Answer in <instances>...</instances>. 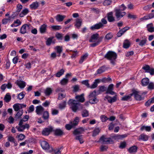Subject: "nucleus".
I'll use <instances>...</instances> for the list:
<instances>
[{"mask_svg": "<svg viewBox=\"0 0 154 154\" xmlns=\"http://www.w3.org/2000/svg\"><path fill=\"white\" fill-rule=\"evenodd\" d=\"M96 91L94 90L88 96V97H92L93 98L96 97Z\"/></svg>", "mask_w": 154, "mask_h": 154, "instance_id": "obj_60", "label": "nucleus"}, {"mask_svg": "<svg viewBox=\"0 0 154 154\" xmlns=\"http://www.w3.org/2000/svg\"><path fill=\"white\" fill-rule=\"evenodd\" d=\"M113 35L111 33H109L106 35L105 38L107 40H109L112 37Z\"/></svg>", "mask_w": 154, "mask_h": 154, "instance_id": "obj_62", "label": "nucleus"}, {"mask_svg": "<svg viewBox=\"0 0 154 154\" xmlns=\"http://www.w3.org/2000/svg\"><path fill=\"white\" fill-rule=\"evenodd\" d=\"M88 98L89 103L92 104L96 103L99 101L98 99H97L96 97L93 98L90 97Z\"/></svg>", "mask_w": 154, "mask_h": 154, "instance_id": "obj_22", "label": "nucleus"}, {"mask_svg": "<svg viewBox=\"0 0 154 154\" xmlns=\"http://www.w3.org/2000/svg\"><path fill=\"white\" fill-rule=\"evenodd\" d=\"M66 105V101H63L62 103H60L59 104V108L61 109H63L65 107Z\"/></svg>", "mask_w": 154, "mask_h": 154, "instance_id": "obj_49", "label": "nucleus"}, {"mask_svg": "<svg viewBox=\"0 0 154 154\" xmlns=\"http://www.w3.org/2000/svg\"><path fill=\"white\" fill-rule=\"evenodd\" d=\"M82 137V135H81L78 136H76L75 137V139L76 140H79L81 144H82L84 142V141L83 140Z\"/></svg>", "mask_w": 154, "mask_h": 154, "instance_id": "obj_46", "label": "nucleus"}, {"mask_svg": "<svg viewBox=\"0 0 154 154\" xmlns=\"http://www.w3.org/2000/svg\"><path fill=\"white\" fill-rule=\"evenodd\" d=\"M107 88L104 86H102L99 87V91L100 92H103L106 91Z\"/></svg>", "mask_w": 154, "mask_h": 154, "instance_id": "obj_58", "label": "nucleus"}, {"mask_svg": "<svg viewBox=\"0 0 154 154\" xmlns=\"http://www.w3.org/2000/svg\"><path fill=\"white\" fill-rule=\"evenodd\" d=\"M130 45V44L128 40H125L123 43V47L125 48H127L129 47Z\"/></svg>", "mask_w": 154, "mask_h": 154, "instance_id": "obj_41", "label": "nucleus"}, {"mask_svg": "<svg viewBox=\"0 0 154 154\" xmlns=\"http://www.w3.org/2000/svg\"><path fill=\"white\" fill-rule=\"evenodd\" d=\"M29 116L27 115H26L20 121V124L21 125L22 123H23V122H25L27 121L29 119Z\"/></svg>", "mask_w": 154, "mask_h": 154, "instance_id": "obj_40", "label": "nucleus"}, {"mask_svg": "<svg viewBox=\"0 0 154 154\" xmlns=\"http://www.w3.org/2000/svg\"><path fill=\"white\" fill-rule=\"evenodd\" d=\"M54 38V37L53 36L48 38L46 42V45L48 46H50L51 43L54 44L55 42L52 41Z\"/></svg>", "mask_w": 154, "mask_h": 154, "instance_id": "obj_28", "label": "nucleus"}, {"mask_svg": "<svg viewBox=\"0 0 154 154\" xmlns=\"http://www.w3.org/2000/svg\"><path fill=\"white\" fill-rule=\"evenodd\" d=\"M117 54L112 51H108L105 55L104 58L110 61V62L112 64H115V61L117 58Z\"/></svg>", "mask_w": 154, "mask_h": 154, "instance_id": "obj_3", "label": "nucleus"}, {"mask_svg": "<svg viewBox=\"0 0 154 154\" xmlns=\"http://www.w3.org/2000/svg\"><path fill=\"white\" fill-rule=\"evenodd\" d=\"M127 135L126 134L123 135H116L112 137L115 140L121 139L126 137Z\"/></svg>", "mask_w": 154, "mask_h": 154, "instance_id": "obj_21", "label": "nucleus"}, {"mask_svg": "<svg viewBox=\"0 0 154 154\" xmlns=\"http://www.w3.org/2000/svg\"><path fill=\"white\" fill-rule=\"evenodd\" d=\"M150 68L149 66L148 65H146L142 67V69L145 70V72H148Z\"/></svg>", "mask_w": 154, "mask_h": 154, "instance_id": "obj_64", "label": "nucleus"}, {"mask_svg": "<svg viewBox=\"0 0 154 154\" xmlns=\"http://www.w3.org/2000/svg\"><path fill=\"white\" fill-rule=\"evenodd\" d=\"M29 12V10L27 9L23 10L22 12L20 14V16L21 17H24V15L27 14Z\"/></svg>", "mask_w": 154, "mask_h": 154, "instance_id": "obj_39", "label": "nucleus"}, {"mask_svg": "<svg viewBox=\"0 0 154 154\" xmlns=\"http://www.w3.org/2000/svg\"><path fill=\"white\" fill-rule=\"evenodd\" d=\"M115 15L118 20L120 19L123 17L126 14L125 12H122L120 10V9H115Z\"/></svg>", "mask_w": 154, "mask_h": 154, "instance_id": "obj_4", "label": "nucleus"}, {"mask_svg": "<svg viewBox=\"0 0 154 154\" xmlns=\"http://www.w3.org/2000/svg\"><path fill=\"white\" fill-rule=\"evenodd\" d=\"M85 130L82 127L77 128L75 129L73 132V133L75 135H77L82 133Z\"/></svg>", "mask_w": 154, "mask_h": 154, "instance_id": "obj_15", "label": "nucleus"}, {"mask_svg": "<svg viewBox=\"0 0 154 154\" xmlns=\"http://www.w3.org/2000/svg\"><path fill=\"white\" fill-rule=\"evenodd\" d=\"M11 18L10 16H8V18H4L2 20V24H7L9 21L10 20Z\"/></svg>", "mask_w": 154, "mask_h": 154, "instance_id": "obj_48", "label": "nucleus"}, {"mask_svg": "<svg viewBox=\"0 0 154 154\" xmlns=\"http://www.w3.org/2000/svg\"><path fill=\"white\" fill-rule=\"evenodd\" d=\"M68 79L66 78L63 79L60 82L61 85H66L68 82Z\"/></svg>", "mask_w": 154, "mask_h": 154, "instance_id": "obj_56", "label": "nucleus"}, {"mask_svg": "<svg viewBox=\"0 0 154 154\" xmlns=\"http://www.w3.org/2000/svg\"><path fill=\"white\" fill-rule=\"evenodd\" d=\"M146 27L148 31L149 32H154V27L152 23H151L147 25Z\"/></svg>", "mask_w": 154, "mask_h": 154, "instance_id": "obj_24", "label": "nucleus"}, {"mask_svg": "<svg viewBox=\"0 0 154 154\" xmlns=\"http://www.w3.org/2000/svg\"><path fill=\"white\" fill-rule=\"evenodd\" d=\"M105 70L104 68L103 67H101L97 70V74H100L104 72Z\"/></svg>", "mask_w": 154, "mask_h": 154, "instance_id": "obj_55", "label": "nucleus"}, {"mask_svg": "<svg viewBox=\"0 0 154 154\" xmlns=\"http://www.w3.org/2000/svg\"><path fill=\"white\" fill-rule=\"evenodd\" d=\"M100 118L101 121L103 122H105L107 120L109 119L107 117L104 115H101L100 117Z\"/></svg>", "mask_w": 154, "mask_h": 154, "instance_id": "obj_57", "label": "nucleus"}, {"mask_svg": "<svg viewBox=\"0 0 154 154\" xmlns=\"http://www.w3.org/2000/svg\"><path fill=\"white\" fill-rule=\"evenodd\" d=\"M137 147V146H134L130 147L128 149L129 152L130 153H134L136 152Z\"/></svg>", "mask_w": 154, "mask_h": 154, "instance_id": "obj_29", "label": "nucleus"}, {"mask_svg": "<svg viewBox=\"0 0 154 154\" xmlns=\"http://www.w3.org/2000/svg\"><path fill=\"white\" fill-rule=\"evenodd\" d=\"M82 84L85 85L87 86L88 88H89V87H90V85L88 83V80L83 81L82 82Z\"/></svg>", "mask_w": 154, "mask_h": 154, "instance_id": "obj_59", "label": "nucleus"}, {"mask_svg": "<svg viewBox=\"0 0 154 154\" xmlns=\"http://www.w3.org/2000/svg\"><path fill=\"white\" fill-rule=\"evenodd\" d=\"M51 27L52 29L54 30H59L61 29V26L58 25L52 26Z\"/></svg>", "mask_w": 154, "mask_h": 154, "instance_id": "obj_53", "label": "nucleus"}, {"mask_svg": "<svg viewBox=\"0 0 154 154\" xmlns=\"http://www.w3.org/2000/svg\"><path fill=\"white\" fill-rule=\"evenodd\" d=\"M54 134L57 136H61L64 134V132L63 131L60 129H56L55 130L53 129Z\"/></svg>", "mask_w": 154, "mask_h": 154, "instance_id": "obj_17", "label": "nucleus"}, {"mask_svg": "<svg viewBox=\"0 0 154 154\" xmlns=\"http://www.w3.org/2000/svg\"><path fill=\"white\" fill-rule=\"evenodd\" d=\"M25 94L23 92L20 93L17 96V98L20 100L22 99L24 97Z\"/></svg>", "mask_w": 154, "mask_h": 154, "instance_id": "obj_52", "label": "nucleus"}, {"mask_svg": "<svg viewBox=\"0 0 154 154\" xmlns=\"http://www.w3.org/2000/svg\"><path fill=\"white\" fill-rule=\"evenodd\" d=\"M84 94H82L80 95H77L75 97L76 100L70 99L68 103L70 106L72 110L74 112H76L78 109L81 110L83 109V105L80 103H83L85 101Z\"/></svg>", "mask_w": 154, "mask_h": 154, "instance_id": "obj_1", "label": "nucleus"}, {"mask_svg": "<svg viewBox=\"0 0 154 154\" xmlns=\"http://www.w3.org/2000/svg\"><path fill=\"white\" fill-rule=\"evenodd\" d=\"M47 28V25L45 24L42 25L39 29L40 32L41 33H44L45 32Z\"/></svg>", "mask_w": 154, "mask_h": 154, "instance_id": "obj_25", "label": "nucleus"}, {"mask_svg": "<svg viewBox=\"0 0 154 154\" xmlns=\"http://www.w3.org/2000/svg\"><path fill=\"white\" fill-rule=\"evenodd\" d=\"M40 144L42 148L45 150H49V152L52 151L53 149L51 147H50L48 143L46 141H41Z\"/></svg>", "mask_w": 154, "mask_h": 154, "instance_id": "obj_6", "label": "nucleus"}, {"mask_svg": "<svg viewBox=\"0 0 154 154\" xmlns=\"http://www.w3.org/2000/svg\"><path fill=\"white\" fill-rule=\"evenodd\" d=\"M103 26V25L101 22L97 23L91 26L90 29L92 30L99 29Z\"/></svg>", "mask_w": 154, "mask_h": 154, "instance_id": "obj_14", "label": "nucleus"}, {"mask_svg": "<svg viewBox=\"0 0 154 154\" xmlns=\"http://www.w3.org/2000/svg\"><path fill=\"white\" fill-rule=\"evenodd\" d=\"M64 72V70L63 69H61L56 74V76L58 77H60L63 74Z\"/></svg>", "mask_w": 154, "mask_h": 154, "instance_id": "obj_44", "label": "nucleus"}, {"mask_svg": "<svg viewBox=\"0 0 154 154\" xmlns=\"http://www.w3.org/2000/svg\"><path fill=\"white\" fill-rule=\"evenodd\" d=\"M107 20L109 22H113L115 21V17L113 16V13L111 11L107 14Z\"/></svg>", "mask_w": 154, "mask_h": 154, "instance_id": "obj_12", "label": "nucleus"}, {"mask_svg": "<svg viewBox=\"0 0 154 154\" xmlns=\"http://www.w3.org/2000/svg\"><path fill=\"white\" fill-rule=\"evenodd\" d=\"M99 142L102 143L108 144L112 142V140L110 138H106L104 136H102L100 138Z\"/></svg>", "mask_w": 154, "mask_h": 154, "instance_id": "obj_7", "label": "nucleus"}, {"mask_svg": "<svg viewBox=\"0 0 154 154\" xmlns=\"http://www.w3.org/2000/svg\"><path fill=\"white\" fill-rule=\"evenodd\" d=\"M103 36L99 37V35L97 33H96L92 35L89 40L90 42H94L90 44V46L94 47L98 45L102 41Z\"/></svg>", "mask_w": 154, "mask_h": 154, "instance_id": "obj_2", "label": "nucleus"}, {"mask_svg": "<svg viewBox=\"0 0 154 154\" xmlns=\"http://www.w3.org/2000/svg\"><path fill=\"white\" fill-rule=\"evenodd\" d=\"M105 98L106 99L109 103H112L115 102L116 101L117 96V95H115L113 97H112L107 95L105 97Z\"/></svg>", "mask_w": 154, "mask_h": 154, "instance_id": "obj_11", "label": "nucleus"}, {"mask_svg": "<svg viewBox=\"0 0 154 154\" xmlns=\"http://www.w3.org/2000/svg\"><path fill=\"white\" fill-rule=\"evenodd\" d=\"M149 137L148 136L143 133L140 135L139 137L138 140L146 141L148 140Z\"/></svg>", "mask_w": 154, "mask_h": 154, "instance_id": "obj_18", "label": "nucleus"}, {"mask_svg": "<svg viewBox=\"0 0 154 154\" xmlns=\"http://www.w3.org/2000/svg\"><path fill=\"white\" fill-rule=\"evenodd\" d=\"M112 1L109 0H105L103 3V4L105 6H108L110 5L112 3Z\"/></svg>", "mask_w": 154, "mask_h": 154, "instance_id": "obj_51", "label": "nucleus"}, {"mask_svg": "<svg viewBox=\"0 0 154 154\" xmlns=\"http://www.w3.org/2000/svg\"><path fill=\"white\" fill-rule=\"evenodd\" d=\"M99 83V80L98 79H96L91 86H90V85L89 88L93 89L96 88L97 86V83Z\"/></svg>", "mask_w": 154, "mask_h": 154, "instance_id": "obj_37", "label": "nucleus"}, {"mask_svg": "<svg viewBox=\"0 0 154 154\" xmlns=\"http://www.w3.org/2000/svg\"><path fill=\"white\" fill-rule=\"evenodd\" d=\"M23 123H22L21 125L19 123V126H16V128L17 129L18 131L22 132L26 128L28 129L29 127V125L28 124H26L25 125H23Z\"/></svg>", "mask_w": 154, "mask_h": 154, "instance_id": "obj_8", "label": "nucleus"}, {"mask_svg": "<svg viewBox=\"0 0 154 154\" xmlns=\"http://www.w3.org/2000/svg\"><path fill=\"white\" fill-rule=\"evenodd\" d=\"M63 34L58 32H57L55 34L56 37L58 40H62L63 38Z\"/></svg>", "mask_w": 154, "mask_h": 154, "instance_id": "obj_38", "label": "nucleus"}, {"mask_svg": "<svg viewBox=\"0 0 154 154\" xmlns=\"http://www.w3.org/2000/svg\"><path fill=\"white\" fill-rule=\"evenodd\" d=\"M17 85L21 88H23L26 85L25 82L21 80L17 81Z\"/></svg>", "mask_w": 154, "mask_h": 154, "instance_id": "obj_26", "label": "nucleus"}, {"mask_svg": "<svg viewBox=\"0 0 154 154\" xmlns=\"http://www.w3.org/2000/svg\"><path fill=\"white\" fill-rule=\"evenodd\" d=\"M151 128L150 126H145V125H143L141 127L140 130L141 131H143L145 130L146 131H150L151 130Z\"/></svg>", "mask_w": 154, "mask_h": 154, "instance_id": "obj_31", "label": "nucleus"}, {"mask_svg": "<svg viewBox=\"0 0 154 154\" xmlns=\"http://www.w3.org/2000/svg\"><path fill=\"white\" fill-rule=\"evenodd\" d=\"M88 56V54H85L83 55L81 57L79 61V63L80 64L82 63L86 59Z\"/></svg>", "mask_w": 154, "mask_h": 154, "instance_id": "obj_36", "label": "nucleus"}, {"mask_svg": "<svg viewBox=\"0 0 154 154\" xmlns=\"http://www.w3.org/2000/svg\"><path fill=\"white\" fill-rule=\"evenodd\" d=\"M139 94V92L135 91H133L132 94L134 95V98L136 100H141L143 99V98L141 97Z\"/></svg>", "mask_w": 154, "mask_h": 154, "instance_id": "obj_13", "label": "nucleus"}, {"mask_svg": "<svg viewBox=\"0 0 154 154\" xmlns=\"http://www.w3.org/2000/svg\"><path fill=\"white\" fill-rule=\"evenodd\" d=\"M113 86L114 85L113 84L109 85L108 88H107L106 94H109L112 95L115 94L116 93L113 91Z\"/></svg>", "mask_w": 154, "mask_h": 154, "instance_id": "obj_10", "label": "nucleus"}, {"mask_svg": "<svg viewBox=\"0 0 154 154\" xmlns=\"http://www.w3.org/2000/svg\"><path fill=\"white\" fill-rule=\"evenodd\" d=\"M79 121V118L78 117H76L73 121L70 122V124H72L74 127L78 124Z\"/></svg>", "mask_w": 154, "mask_h": 154, "instance_id": "obj_20", "label": "nucleus"}, {"mask_svg": "<svg viewBox=\"0 0 154 154\" xmlns=\"http://www.w3.org/2000/svg\"><path fill=\"white\" fill-rule=\"evenodd\" d=\"M52 90L51 88H47L45 92V94L47 96L49 95L52 93Z\"/></svg>", "mask_w": 154, "mask_h": 154, "instance_id": "obj_45", "label": "nucleus"}, {"mask_svg": "<svg viewBox=\"0 0 154 154\" xmlns=\"http://www.w3.org/2000/svg\"><path fill=\"white\" fill-rule=\"evenodd\" d=\"M82 115V117H87L89 116V113L88 111L86 109L82 110L81 112Z\"/></svg>", "mask_w": 154, "mask_h": 154, "instance_id": "obj_33", "label": "nucleus"}, {"mask_svg": "<svg viewBox=\"0 0 154 154\" xmlns=\"http://www.w3.org/2000/svg\"><path fill=\"white\" fill-rule=\"evenodd\" d=\"M23 110L21 109L18 111L17 113L15 115L14 118L16 119H19L21 118V116L23 114Z\"/></svg>", "mask_w": 154, "mask_h": 154, "instance_id": "obj_30", "label": "nucleus"}, {"mask_svg": "<svg viewBox=\"0 0 154 154\" xmlns=\"http://www.w3.org/2000/svg\"><path fill=\"white\" fill-rule=\"evenodd\" d=\"M65 96V94H64L62 93H59L58 94V99L59 100H62Z\"/></svg>", "mask_w": 154, "mask_h": 154, "instance_id": "obj_63", "label": "nucleus"}, {"mask_svg": "<svg viewBox=\"0 0 154 154\" xmlns=\"http://www.w3.org/2000/svg\"><path fill=\"white\" fill-rule=\"evenodd\" d=\"M38 6V3L37 2H33L30 5V7L32 9H35Z\"/></svg>", "mask_w": 154, "mask_h": 154, "instance_id": "obj_32", "label": "nucleus"}, {"mask_svg": "<svg viewBox=\"0 0 154 154\" xmlns=\"http://www.w3.org/2000/svg\"><path fill=\"white\" fill-rule=\"evenodd\" d=\"M147 88L148 89L152 90L154 89V83L152 82H149L148 84Z\"/></svg>", "mask_w": 154, "mask_h": 154, "instance_id": "obj_50", "label": "nucleus"}, {"mask_svg": "<svg viewBox=\"0 0 154 154\" xmlns=\"http://www.w3.org/2000/svg\"><path fill=\"white\" fill-rule=\"evenodd\" d=\"M100 130L99 128H97L95 129L93 132L92 136L95 137L100 132Z\"/></svg>", "mask_w": 154, "mask_h": 154, "instance_id": "obj_47", "label": "nucleus"}, {"mask_svg": "<svg viewBox=\"0 0 154 154\" xmlns=\"http://www.w3.org/2000/svg\"><path fill=\"white\" fill-rule=\"evenodd\" d=\"M44 110V109L41 106H37L36 107V112L38 115L42 114Z\"/></svg>", "mask_w": 154, "mask_h": 154, "instance_id": "obj_16", "label": "nucleus"}, {"mask_svg": "<svg viewBox=\"0 0 154 154\" xmlns=\"http://www.w3.org/2000/svg\"><path fill=\"white\" fill-rule=\"evenodd\" d=\"M133 95V94H131L130 95H128L127 96H125L122 98L121 100L122 101H127L128 100L130 99L131 96Z\"/></svg>", "mask_w": 154, "mask_h": 154, "instance_id": "obj_43", "label": "nucleus"}, {"mask_svg": "<svg viewBox=\"0 0 154 154\" xmlns=\"http://www.w3.org/2000/svg\"><path fill=\"white\" fill-rule=\"evenodd\" d=\"M30 26L28 24L23 25L21 27L20 32L22 34H24L29 32L31 30Z\"/></svg>", "mask_w": 154, "mask_h": 154, "instance_id": "obj_5", "label": "nucleus"}, {"mask_svg": "<svg viewBox=\"0 0 154 154\" xmlns=\"http://www.w3.org/2000/svg\"><path fill=\"white\" fill-rule=\"evenodd\" d=\"M53 131V128L52 126H49L45 128L42 131V134L45 135H48L51 132Z\"/></svg>", "mask_w": 154, "mask_h": 154, "instance_id": "obj_9", "label": "nucleus"}, {"mask_svg": "<svg viewBox=\"0 0 154 154\" xmlns=\"http://www.w3.org/2000/svg\"><path fill=\"white\" fill-rule=\"evenodd\" d=\"M149 82V79L147 78H143L141 80V84L143 86H147L148 85Z\"/></svg>", "mask_w": 154, "mask_h": 154, "instance_id": "obj_19", "label": "nucleus"}, {"mask_svg": "<svg viewBox=\"0 0 154 154\" xmlns=\"http://www.w3.org/2000/svg\"><path fill=\"white\" fill-rule=\"evenodd\" d=\"M82 20L80 19H77L76 20V23L75 24V26L78 29L80 28L82 25Z\"/></svg>", "mask_w": 154, "mask_h": 154, "instance_id": "obj_27", "label": "nucleus"}, {"mask_svg": "<svg viewBox=\"0 0 154 154\" xmlns=\"http://www.w3.org/2000/svg\"><path fill=\"white\" fill-rule=\"evenodd\" d=\"M146 39L141 40L139 43V45L143 46L146 43Z\"/></svg>", "mask_w": 154, "mask_h": 154, "instance_id": "obj_61", "label": "nucleus"}, {"mask_svg": "<svg viewBox=\"0 0 154 154\" xmlns=\"http://www.w3.org/2000/svg\"><path fill=\"white\" fill-rule=\"evenodd\" d=\"M54 49L56 50L57 52L59 54L58 56L60 57V54L62 51V47L60 46H57Z\"/></svg>", "mask_w": 154, "mask_h": 154, "instance_id": "obj_35", "label": "nucleus"}, {"mask_svg": "<svg viewBox=\"0 0 154 154\" xmlns=\"http://www.w3.org/2000/svg\"><path fill=\"white\" fill-rule=\"evenodd\" d=\"M65 17V16L62 15L60 14L57 15L55 17L57 20L59 22L62 21Z\"/></svg>", "mask_w": 154, "mask_h": 154, "instance_id": "obj_23", "label": "nucleus"}, {"mask_svg": "<svg viewBox=\"0 0 154 154\" xmlns=\"http://www.w3.org/2000/svg\"><path fill=\"white\" fill-rule=\"evenodd\" d=\"M11 99V97L9 93L5 95L4 99L6 103L9 102Z\"/></svg>", "mask_w": 154, "mask_h": 154, "instance_id": "obj_34", "label": "nucleus"}, {"mask_svg": "<svg viewBox=\"0 0 154 154\" xmlns=\"http://www.w3.org/2000/svg\"><path fill=\"white\" fill-rule=\"evenodd\" d=\"M13 108L14 110L16 111H18L20 110V108L18 103L14 104L13 106Z\"/></svg>", "mask_w": 154, "mask_h": 154, "instance_id": "obj_54", "label": "nucleus"}, {"mask_svg": "<svg viewBox=\"0 0 154 154\" xmlns=\"http://www.w3.org/2000/svg\"><path fill=\"white\" fill-rule=\"evenodd\" d=\"M49 117L48 112L45 111L43 112V118L45 120L48 119Z\"/></svg>", "mask_w": 154, "mask_h": 154, "instance_id": "obj_42", "label": "nucleus"}]
</instances>
